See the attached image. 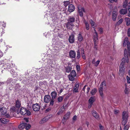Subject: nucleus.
<instances>
[{"instance_id":"1","label":"nucleus","mask_w":130,"mask_h":130,"mask_svg":"<svg viewBox=\"0 0 130 130\" xmlns=\"http://www.w3.org/2000/svg\"><path fill=\"white\" fill-rule=\"evenodd\" d=\"M75 18L72 17L70 16L68 19V22L67 23L66 27L68 29H70L73 26V23L75 22Z\"/></svg>"},{"instance_id":"2","label":"nucleus","mask_w":130,"mask_h":130,"mask_svg":"<svg viewBox=\"0 0 130 130\" xmlns=\"http://www.w3.org/2000/svg\"><path fill=\"white\" fill-rule=\"evenodd\" d=\"M122 124L125 125L126 123L128 117V113L126 111L123 112L122 114Z\"/></svg>"},{"instance_id":"3","label":"nucleus","mask_w":130,"mask_h":130,"mask_svg":"<svg viewBox=\"0 0 130 130\" xmlns=\"http://www.w3.org/2000/svg\"><path fill=\"white\" fill-rule=\"evenodd\" d=\"M125 63L123 62H122L120 64V69L119 72V74L120 76L123 77L124 74L125 68Z\"/></svg>"},{"instance_id":"4","label":"nucleus","mask_w":130,"mask_h":130,"mask_svg":"<svg viewBox=\"0 0 130 130\" xmlns=\"http://www.w3.org/2000/svg\"><path fill=\"white\" fill-rule=\"evenodd\" d=\"M106 86V82L105 81H103L100 85V87L99 89V91L100 95L102 97H103V88Z\"/></svg>"},{"instance_id":"5","label":"nucleus","mask_w":130,"mask_h":130,"mask_svg":"<svg viewBox=\"0 0 130 130\" xmlns=\"http://www.w3.org/2000/svg\"><path fill=\"white\" fill-rule=\"evenodd\" d=\"M20 112L22 115H29L31 114L29 110H27L26 108L22 107L20 109Z\"/></svg>"},{"instance_id":"6","label":"nucleus","mask_w":130,"mask_h":130,"mask_svg":"<svg viewBox=\"0 0 130 130\" xmlns=\"http://www.w3.org/2000/svg\"><path fill=\"white\" fill-rule=\"evenodd\" d=\"M78 10L80 15L82 17L83 15V13L85 12V11L84 8L81 6L80 5H78L77 6Z\"/></svg>"},{"instance_id":"7","label":"nucleus","mask_w":130,"mask_h":130,"mask_svg":"<svg viewBox=\"0 0 130 130\" xmlns=\"http://www.w3.org/2000/svg\"><path fill=\"white\" fill-rule=\"evenodd\" d=\"M76 76V73L74 70L72 71L71 74L69 75V79L70 80L73 81L74 79V77Z\"/></svg>"},{"instance_id":"8","label":"nucleus","mask_w":130,"mask_h":130,"mask_svg":"<svg viewBox=\"0 0 130 130\" xmlns=\"http://www.w3.org/2000/svg\"><path fill=\"white\" fill-rule=\"evenodd\" d=\"M95 101V100L94 97H92L90 98L88 102V107L89 108H91Z\"/></svg>"},{"instance_id":"9","label":"nucleus","mask_w":130,"mask_h":130,"mask_svg":"<svg viewBox=\"0 0 130 130\" xmlns=\"http://www.w3.org/2000/svg\"><path fill=\"white\" fill-rule=\"evenodd\" d=\"M127 45L128 50H130V42H129L127 38H125L124 42L123 45L125 46Z\"/></svg>"},{"instance_id":"10","label":"nucleus","mask_w":130,"mask_h":130,"mask_svg":"<svg viewBox=\"0 0 130 130\" xmlns=\"http://www.w3.org/2000/svg\"><path fill=\"white\" fill-rule=\"evenodd\" d=\"M129 56V54L126 55H124V57L122 58V62H124L125 63V62H126L127 63H128V62Z\"/></svg>"},{"instance_id":"11","label":"nucleus","mask_w":130,"mask_h":130,"mask_svg":"<svg viewBox=\"0 0 130 130\" xmlns=\"http://www.w3.org/2000/svg\"><path fill=\"white\" fill-rule=\"evenodd\" d=\"M33 110L35 111H38L40 109V106L38 104H34L32 106Z\"/></svg>"},{"instance_id":"12","label":"nucleus","mask_w":130,"mask_h":130,"mask_svg":"<svg viewBox=\"0 0 130 130\" xmlns=\"http://www.w3.org/2000/svg\"><path fill=\"white\" fill-rule=\"evenodd\" d=\"M51 100L50 96L49 95H46L45 96L44 98V101L46 103H48Z\"/></svg>"},{"instance_id":"13","label":"nucleus","mask_w":130,"mask_h":130,"mask_svg":"<svg viewBox=\"0 0 130 130\" xmlns=\"http://www.w3.org/2000/svg\"><path fill=\"white\" fill-rule=\"evenodd\" d=\"M74 6L72 4H71L69 5L68 8V11L70 12H73L75 10Z\"/></svg>"},{"instance_id":"14","label":"nucleus","mask_w":130,"mask_h":130,"mask_svg":"<svg viewBox=\"0 0 130 130\" xmlns=\"http://www.w3.org/2000/svg\"><path fill=\"white\" fill-rule=\"evenodd\" d=\"M94 30L95 31V32L93 35V39L95 45L96 42H97L98 41V38L97 33L96 32L95 29H94Z\"/></svg>"},{"instance_id":"15","label":"nucleus","mask_w":130,"mask_h":130,"mask_svg":"<svg viewBox=\"0 0 130 130\" xmlns=\"http://www.w3.org/2000/svg\"><path fill=\"white\" fill-rule=\"evenodd\" d=\"M0 111L2 114L5 115L7 112V109L4 107H2L0 109Z\"/></svg>"},{"instance_id":"16","label":"nucleus","mask_w":130,"mask_h":130,"mask_svg":"<svg viewBox=\"0 0 130 130\" xmlns=\"http://www.w3.org/2000/svg\"><path fill=\"white\" fill-rule=\"evenodd\" d=\"M48 118L47 116H46L42 119L39 122L40 124H42L47 121L48 120Z\"/></svg>"},{"instance_id":"17","label":"nucleus","mask_w":130,"mask_h":130,"mask_svg":"<svg viewBox=\"0 0 130 130\" xmlns=\"http://www.w3.org/2000/svg\"><path fill=\"white\" fill-rule=\"evenodd\" d=\"M69 40L70 43H73L75 40L74 36L72 35H70L69 36Z\"/></svg>"},{"instance_id":"18","label":"nucleus","mask_w":130,"mask_h":130,"mask_svg":"<svg viewBox=\"0 0 130 130\" xmlns=\"http://www.w3.org/2000/svg\"><path fill=\"white\" fill-rule=\"evenodd\" d=\"M76 53L73 51L71 50L69 52V56L71 58H75V57Z\"/></svg>"},{"instance_id":"19","label":"nucleus","mask_w":130,"mask_h":130,"mask_svg":"<svg viewBox=\"0 0 130 130\" xmlns=\"http://www.w3.org/2000/svg\"><path fill=\"white\" fill-rule=\"evenodd\" d=\"M27 125L26 123H23L20 124L18 126L19 128L20 129H23L25 127V126Z\"/></svg>"},{"instance_id":"20","label":"nucleus","mask_w":130,"mask_h":130,"mask_svg":"<svg viewBox=\"0 0 130 130\" xmlns=\"http://www.w3.org/2000/svg\"><path fill=\"white\" fill-rule=\"evenodd\" d=\"M130 6V3H127L126 1H125L123 4V7L124 8L129 7Z\"/></svg>"},{"instance_id":"21","label":"nucleus","mask_w":130,"mask_h":130,"mask_svg":"<svg viewBox=\"0 0 130 130\" xmlns=\"http://www.w3.org/2000/svg\"><path fill=\"white\" fill-rule=\"evenodd\" d=\"M12 79L11 78L8 79L6 83L8 85L9 84V86H11L13 84V82H12Z\"/></svg>"},{"instance_id":"22","label":"nucleus","mask_w":130,"mask_h":130,"mask_svg":"<svg viewBox=\"0 0 130 130\" xmlns=\"http://www.w3.org/2000/svg\"><path fill=\"white\" fill-rule=\"evenodd\" d=\"M127 12V10L126 9H121L120 11V13L121 14H125Z\"/></svg>"},{"instance_id":"23","label":"nucleus","mask_w":130,"mask_h":130,"mask_svg":"<svg viewBox=\"0 0 130 130\" xmlns=\"http://www.w3.org/2000/svg\"><path fill=\"white\" fill-rule=\"evenodd\" d=\"M92 113L93 116L96 118L98 119L99 118V116L97 114L96 112L94 110H93Z\"/></svg>"},{"instance_id":"24","label":"nucleus","mask_w":130,"mask_h":130,"mask_svg":"<svg viewBox=\"0 0 130 130\" xmlns=\"http://www.w3.org/2000/svg\"><path fill=\"white\" fill-rule=\"evenodd\" d=\"M79 87V85L77 84L75 85L73 90V92H78V89Z\"/></svg>"},{"instance_id":"25","label":"nucleus","mask_w":130,"mask_h":130,"mask_svg":"<svg viewBox=\"0 0 130 130\" xmlns=\"http://www.w3.org/2000/svg\"><path fill=\"white\" fill-rule=\"evenodd\" d=\"M115 11H113L112 13V19L113 21H115L116 20L117 13H115Z\"/></svg>"},{"instance_id":"26","label":"nucleus","mask_w":130,"mask_h":130,"mask_svg":"<svg viewBox=\"0 0 130 130\" xmlns=\"http://www.w3.org/2000/svg\"><path fill=\"white\" fill-rule=\"evenodd\" d=\"M0 121L2 123H6L7 122L9 121L8 120L3 118H1L0 119Z\"/></svg>"},{"instance_id":"27","label":"nucleus","mask_w":130,"mask_h":130,"mask_svg":"<svg viewBox=\"0 0 130 130\" xmlns=\"http://www.w3.org/2000/svg\"><path fill=\"white\" fill-rule=\"evenodd\" d=\"M77 38L78 40L80 42L82 41L83 39V38L82 36L80 34H79L78 35Z\"/></svg>"},{"instance_id":"28","label":"nucleus","mask_w":130,"mask_h":130,"mask_svg":"<svg viewBox=\"0 0 130 130\" xmlns=\"http://www.w3.org/2000/svg\"><path fill=\"white\" fill-rule=\"evenodd\" d=\"M70 112H68L67 114L64 116L63 118L65 120H67L69 117L70 115Z\"/></svg>"},{"instance_id":"29","label":"nucleus","mask_w":130,"mask_h":130,"mask_svg":"<svg viewBox=\"0 0 130 130\" xmlns=\"http://www.w3.org/2000/svg\"><path fill=\"white\" fill-rule=\"evenodd\" d=\"M125 20L126 22L127 25V26H130V19L127 18H125Z\"/></svg>"},{"instance_id":"30","label":"nucleus","mask_w":130,"mask_h":130,"mask_svg":"<svg viewBox=\"0 0 130 130\" xmlns=\"http://www.w3.org/2000/svg\"><path fill=\"white\" fill-rule=\"evenodd\" d=\"M90 22L91 23L92 27L93 28L96 26V24L91 20H90Z\"/></svg>"},{"instance_id":"31","label":"nucleus","mask_w":130,"mask_h":130,"mask_svg":"<svg viewBox=\"0 0 130 130\" xmlns=\"http://www.w3.org/2000/svg\"><path fill=\"white\" fill-rule=\"evenodd\" d=\"M21 104L20 102L17 100L16 102V106L17 108H19L21 106Z\"/></svg>"},{"instance_id":"32","label":"nucleus","mask_w":130,"mask_h":130,"mask_svg":"<svg viewBox=\"0 0 130 130\" xmlns=\"http://www.w3.org/2000/svg\"><path fill=\"white\" fill-rule=\"evenodd\" d=\"M57 93L55 92H52L51 93V95L53 99H55Z\"/></svg>"},{"instance_id":"33","label":"nucleus","mask_w":130,"mask_h":130,"mask_svg":"<svg viewBox=\"0 0 130 130\" xmlns=\"http://www.w3.org/2000/svg\"><path fill=\"white\" fill-rule=\"evenodd\" d=\"M81 53L82 54V56L83 57V58L84 59H85L86 58V57L85 55V54L84 53V50L83 48L81 49Z\"/></svg>"},{"instance_id":"34","label":"nucleus","mask_w":130,"mask_h":130,"mask_svg":"<svg viewBox=\"0 0 130 130\" xmlns=\"http://www.w3.org/2000/svg\"><path fill=\"white\" fill-rule=\"evenodd\" d=\"M85 24L86 28L87 30H88L89 29V24L87 22L85 21V20L84 19L83 20Z\"/></svg>"},{"instance_id":"35","label":"nucleus","mask_w":130,"mask_h":130,"mask_svg":"<svg viewBox=\"0 0 130 130\" xmlns=\"http://www.w3.org/2000/svg\"><path fill=\"white\" fill-rule=\"evenodd\" d=\"M64 110V108L63 107L61 108L60 109L59 111L58 112L57 114L58 115L61 114L63 112Z\"/></svg>"},{"instance_id":"36","label":"nucleus","mask_w":130,"mask_h":130,"mask_svg":"<svg viewBox=\"0 0 130 130\" xmlns=\"http://www.w3.org/2000/svg\"><path fill=\"white\" fill-rule=\"evenodd\" d=\"M96 92V89L94 88L92 90L91 92V94L92 95H94Z\"/></svg>"},{"instance_id":"37","label":"nucleus","mask_w":130,"mask_h":130,"mask_svg":"<svg viewBox=\"0 0 130 130\" xmlns=\"http://www.w3.org/2000/svg\"><path fill=\"white\" fill-rule=\"evenodd\" d=\"M70 3V2L69 1H65L64 2V5L65 7H67Z\"/></svg>"},{"instance_id":"38","label":"nucleus","mask_w":130,"mask_h":130,"mask_svg":"<svg viewBox=\"0 0 130 130\" xmlns=\"http://www.w3.org/2000/svg\"><path fill=\"white\" fill-rule=\"evenodd\" d=\"M99 126L100 130H105L104 127L102 126L101 124H100Z\"/></svg>"},{"instance_id":"39","label":"nucleus","mask_w":130,"mask_h":130,"mask_svg":"<svg viewBox=\"0 0 130 130\" xmlns=\"http://www.w3.org/2000/svg\"><path fill=\"white\" fill-rule=\"evenodd\" d=\"M20 88V86H19V84H17L14 87L15 90H17L18 89H19Z\"/></svg>"},{"instance_id":"40","label":"nucleus","mask_w":130,"mask_h":130,"mask_svg":"<svg viewBox=\"0 0 130 130\" xmlns=\"http://www.w3.org/2000/svg\"><path fill=\"white\" fill-rule=\"evenodd\" d=\"M77 55L76 58L77 59H79L80 57V52L79 50H78L77 52Z\"/></svg>"},{"instance_id":"41","label":"nucleus","mask_w":130,"mask_h":130,"mask_svg":"<svg viewBox=\"0 0 130 130\" xmlns=\"http://www.w3.org/2000/svg\"><path fill=\"white\" fill-rule=\"evenodd\" d=\"M63 100V98L62 96H59L58 98V102H61Z\"/></svg>"},{"instance_id":"42","label":"nucleus","mask_w":130,"mask_h":130,"mask_svg":"<svg viewBox=\"0 0 130 130\" xmlns=\"http://www.w3.org/2000/svg\"><path fill=\"white\" fill-rule=\"evenodd\" d=\"M98 29V31L100 32V33L101 34H102L103 31V29L101 28H99Z\"/></svg>"},{"instance_id":"43","label":"nucleus","mask_w":130,"mask_h":130,"mask_svg":"<svg viewBox=\"0 0 130 130\" xmlns=\"http://www.w3.org/2000/svg\"><path fill=\"white\" fill-rule=\"evenodd\" d=\"M100 61L99 60L97 61L96 62H95L94 65L96 67H97Z\"/></svg>"},{"instance_id":"44","label":"nucleus","mask_w":130,"mask_h":130,"mask_svg":"<svg viewBox=\"0 0 130 130\" xmlns=\"http://www.w3.org/2000/svg\"><path fill=\"white\" fill-rule=\"evenodd\" d=\"M31 126L29 124H27L26 125V126H25V128L26 129L28 130L31 127Z\"/></svg>"},{"instance_id":"45","label":"nucleus","mask_w":130,"mask_h":130,"mask_svg":"<svg viewBox=\"0 0 130 130\" xmlns=\"http://www.w3.org/2000/svg\"><path fill=\"white\" fill-rule=\"evenodd\" d=\"M124 92L125 94H128V89L126 87H125V89L124 90Z\"/></svg>"},{"instance_id":"46","label":"nucleus","mask_w":130,"mask_h":130,"mask_svg":"<svg viewBox=\"0 0 130 130\" xmlns=\"http://www.w3.org/2000/svg\"><path fill=\"white\" fill-rule=\"evenodd\" d=\"M126 79L127 80V83L129 84L130 83V78L128 76H127L126 77Z\"/></svg>"},{"instance_id":"47","label":"nucleus","mask_w":130,"mask_h":130,"mask_svg":"<svg viewBox=\"0 0 130 130\" xmlns=\"http://www.w3.org/2000/svg\"><path fill=\"white\" fill-rule=\"evenodd\" d=\"M15 108L14 107H12L10 109V110L11 111H15Z\"/></svg>"},{"instance_id":"48","label":"nucleus","mask_w":130,"mask_h":130,"mask_svg":"<svg viewBox=\"0 0 130 130\" xmlns=\"http://www.w3.org/2000/svg\"><path fill=\"white\" fill-rule=\"evenodd\" d=\"M117 7H115L114 8L113 11H115V13H117Z\"/></svg>"},{"instance_id":"49","label":"nucleus","mask_w":130,"mask_h":130,"mask_svg":"<svg viewBox=\"0 0 130 130\" xmlns=\"http://www.w3.org/2000/svg\"><path fill=\"white\" fill-rule=\"evenodd\" d=\"M123 22V19H120L117 22L118 24H121Z\"/></svg>"},{"instance_id":"50","label":"nucleus","mask_w":130,"mask_h":130,"mask_svg":"<svg viewBox=\"0 0 130 130\" xmlns=\"http://www.w3.org/2000/svg\"><path fill=\"white\" fill-rule=\"evenodd\" d=\"M54 100H52L51 101H50V105H53L54 104Z\"/></svg>"},{"instance_id":"51","label":"nucleus","mask_w":130,"mask_h":130,"mask_svg":"<svg viewBox=\"0 0 130 130\" xmlns=\"http://www.w3.org/2000/svg\"><path fill=\"white\" fill-rule=\"evenodd\" d=\"M129 128V126H128L126 125L124 126L123 128V130H128Z\"/></svg>"},{"instance_id":"52","label":"nucleus","mask_w":130,"mask_h":130,"mask_svg":"<svg viewBox=\"0 0 130 130\" xmlns=\"http://www.w3.org/2000/svg\"><path fill=\"white\" fill-rule=\"evenodd\" d=\"M114 113L115 114H116L118 113L119 112V111L118 110H114Z\"/></svg>"},{"instance_id":"53","label":"nucleus","mask_w":130,"mask_h":130,"mask_svg":"<svg viewBox=\"0 0 130 130\" xmlns=\"http://www.w3.org/2000/svg\"><path fill=\"white\" fill-rule=\"evenodd\" d=\"M127 35L128 37L130 36V28H129L128 29Z\"/></svg>"},{"instance_id":"54","label":"nucleus","mask_w":130,"mask_h":130,"mask_svg":"<svg viewBox=\"0 0 130 130\" xmlns=\"http://www.w3.org/2000/svg\"><path fill=\"white\" fill-rule=\"evenodd\" d=\"M110 2L111 3H113L114 2H117V0H109Z\"/></svg>"},{"instance_id":"55","label":"nucleus","mask_w":130,"mask_h":130,"mask_svg":"<svg viewBox=\"0 0 130 130\" xmlns=\"http://www.w3.org/2000/svg\"><path fill=\"white\" fill-rule=\"evenodd\" d=\"M76 68L77 70L78 71H79L80 69V67L78 65H76Z\"/></svg>"},{"instance_id":"56","label":"nucleus","mask_w":130,"mask_h":130,"mask_svg":"<svg viewBox=\"0 0 130 130\" xmlns=\"http://www.w3.org/2000/svg\"><path fill=\"white\" fill-rule=\"evenodd\" d=\"M124 55H127V54H129L128 53H128L127 52V50H126V49H125L124 50Z\"/></svg>"},{"instance_id":"57","label":"nucleus","mask_w":130,"mask_h":130,"mask_svg":"<svg viewBox=\"0 0 130 130\" xmlns=\"http://www.w3.org/2000/svg\"><path fill=\"white\" fill-rule=\"evenodd\" d=\"M76 118H77V116H74L73 118V120L74 121H75L76 120Z\"/></svg>"},{"instance_id":"58","label":"nucleus","mask_w":130,"mask_h":130,"mask_svg":"<svg viewBox=\"0 0 130 130\" xmlns=\"http://www.w3.org/2000/svg\"><path fill=\"white\" fill-rule=\"evenodd\" d=\"M24 120L27 122H28V119L27 118H24Z\"/></svg>"},{"instance_id":"59","label":"nucleus","mask_w":130,"mask_h":130,"mask_svg":"<svg viewBox=\"0 0 130 130\" xmlns=\"http://www.w3.org/2000/svg\"><path fill=\"white\" fill-rule=\"evenodd\" d=\"M3 55V53L2 52L0 51V58L2 57Z\"/></svg>"},{"instance_id":"60","label":"nucleus","mask_w":130,"mask_h":130,"mask_svg":"<svg viewBox=\"0 0 130 130\" xmlns=\"http://www.w3.org/2000/svg\"><path fill=\"white\" fill-rule=\"evenodd\" d=\"M92 62L93 64L94 65L95 63V60L94 59L92 60Z\"/></svg>"},{"instance_id":"61","label":"nucleus","mask_w":130,"mask_h":130,"mask_svg":"<svg viewBox=\"0 0 130 130\" xmlns=\"http://www.w3.org/2000/svg\"><path fill=\"white\" fill-rule=\"evenodd\" d=\"M90 90V88L89 87H88L87 89V93H88Z\"/></svg>"},{"instance_id":"62","label":"nucleus","mask_w":130,"mask_h":130,"mask_svg":"<svg viewBox=\"0 0 130 130\" xmlns=\"http://www.w3.org/2000/svg\"><path fill=\"white\" fill-rule=\"evenodd\" d=\"M66 120H65L63 118V119L62 120V123H63V124H64V123H65L66 121Z\"/></svg>"},{"instance_id":"63","label":"nucleus","mask_w":130,"mask_h":130,"mask_svg":"<svg viewBox=\"0 0 130 130\" xmlns=\"http://www.w3.org/2000/svg\"><path fill=\"white\" fill-rule=\"evenodd\" d=\"M86 85L84 87L83 89L82 90L84 92H85V89L86 88Z\"/></svg>"},{"instance_id":"64","label":"nucleus","mask_w":130,"mask_h":130,"mask_svg":"<svg viewBox=\"0 0 130 130\" xmlns=\"http://www.w3.org/2000/svg\"><path fill=\"white\" fill-rule=\"evenodd\" d=\"M51 110V108H49L46 109V110L47 111H49Z\"/></svg>"}]
</instances>
